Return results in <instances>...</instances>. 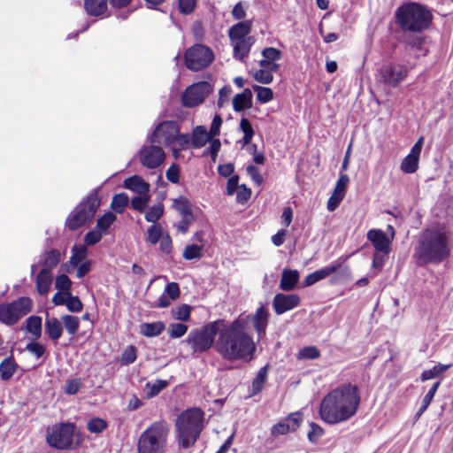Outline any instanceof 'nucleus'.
<instances>
[{
  "mask_svg": "<svg viewBox=\"0 0 453 453\" xmlns=\"http://www.w3.org/2000/svg\"><path fill=\"white\" fill-rule=\"evenodd\" d=\"M215 349L224 359L231 362L250 360L256 346L248 332L246 319L238 318L228 325L224 322L219 328Z\"/></svg>",
  "mask_w": 453,
  "mask_h": 453,
  "instance_id": "nucleus-1",
  "label": "nucleus"
},
{
  "mask_svg": "<svg viewBox=\"0 0 453 453\" xmlns=\"http://www.w3.org/2000/svg\"><path fill=\"white\" fill-rule=\"evenodd\" d=\"M360 401L357 385H341L324 396L319 406V417L329 425L345 422L356 415Z\"/></svg>",
  "mask_w": 453,
  "mask_h": 453,
  "instance_id": "nucleus-2",
  "label": "nucleus"
},
{
  "mask_svg": "<svg viewBox=\"0 0 453 453\" xmlns=\"http://www.w3.org/2000/svg\"><path fill=\"white\" fill-rule=\"evenodd\" d=\"M453 233L444 225L434 226L422 231L415 255L425 264H439L450 256Z\"/></svg>",
  "mask_w": 453,
  "mask_h": 453,
  "instance_id": "nucleus-3",
  "label": "nucleus"
},
{
  "mask_svg": "<svg viewBox=\"0 0 453 453\" xmlns=\"http://www.w3.org/2000/svg\"><path fill=\"white\" fill-rule=\"evenodd\" d=\"M204 413L199 408L182 411L175 422L176 441L179 448L192 447L203 429Z\"/></svg>",
  "mask_w": 453,
  "mask_h": 453,
  "instance_id": "nucleus-4",
  "label": "nucleus"
},
{
  "mask_svg": "<svg viewBox=\"0 0 453 453\" xmlns=\"http://www.w3.org/2000/svg\"><path fill=\"white\" fill-rule=\"evenodd\" d=\"M395 18L403 31L421 33L429 27L433 15L426 6L408 3L397 8Z\"/></svg>",
  "mask_w": 453,
  "mask_h": 453,
  "instance_id": "nucleus-5",
  "label": "nucleus"
},
{
  "mask_svg": "<svg viewBox=\"0 0 453 453\" xmlns=\"http://www.w3.org/2000/svg\"><path fill=\"white\" fill-rule=\"evenodd\" d=\"M169 425L164 420L150 424L139 436L138 453H165L167 448Z\"/></svg>",
  "mask_w": 453,
  "mask_h": 453,
  "instance_id": "nucleus-6",
  "label": "nucleus"
},
{
  "mask_svg": "<svg viewBox=\"0 0 453 453\" xmlns=\"http://www.w3.org/2000/svg\"><path fill=\"white\" fill-rule=\"evenodd\" d=\"M223 325L224 319H218L191 330L185 342L194 352H205L213 345L215 336L219 334V328Z\"/></svg>",
  "mask_w": 453,
  "mask_h": 453,
  "instance_id": "nucleus-7",
  "label": "nucleus"
},
{
  "mask_svg": "<svg viewBox=\"0 0 453 453\" xmlns=\"http://www.w3.org/2000/svg\"><path fill=\"white\" fill-rule=\"evenodd\" d=\"M99 205L100 199L97 196V190L95 189L69 215L66 220L68 228L73 231L91 221Z\"/></svg>",
  "mask_w": 453,
  "mask_h": 453,
  "instance_id": "nucleus-8",
  "label": "nucleus"
},
{
  "mask_svg": "<svg viewBox=\"0 0 453 453\" xmlns=\"http://www.w3.org/2000/svg\"><path fill=\"white\" fill-rule=\"evenodd\" d=\"M75 426L71 423H60L47 428L46 441L57 449H68L73 446Z\"/></svg>",
  "mask_w": 453,
  "mask_h": 453,
  "instance_id": "nucleus-9",
  "label": "nucleus"
},
{
  "mask_svg": "<svg viewBox=\"0 0 453 453\" xmlns=\"http://www.w3.org/2000/svg\"><path fill=\"white\" fill-rule=\"evenodd\" d=\"M32 306V300L25 296L12 303H3L0 305V321L6 325H14L31 311Z\"/></svg>",
  "mask_w": 453,
  "mask_h": 453,
  "instance_id": "nucleus-10",
  "label": "nucleus"
},
{
  "mask_svg": "<svg viewBox=\"0 0 453 453\" xmlns=\"http://www.w3.org/2000/svg\"><path fill=\"white\" fill-rule=\"evenodd\" d=\"M211 50L203 44H195L185 53V64L188 69L197 72L207 67L213 60Z\"/></svg>",
  "mask_w": 453,
  "mask_h": 453,
  "instance_id": "nucleus-11",
  "label": "nucleus"
},
{
  "mask_svg": "<svg viewBox=\"0 0 453 453\" xmlns=\"http://www.w3.org/2000/svg\"><path fill=\"white\" fill-rule=\"evenodd\" d=\"M410 69L399 63L383 65L379 71V81L390 88L398 87L408 76Z\"/></svg>",
  "mask_w": 453,
  "mask_h": 453,
  "instance_id": "nucleus-12",
  "label": "nucleus"
},
{
  "mask_svg": "<svg viewBox=\"0 0 453 453\" xmlns=\"http://www.w3.org/2000/svg\"><path fill=\"white\" fill-rule=\"evenodd\" d=\"M179 131L180 127L176 121H163L157 126L150 141L152 144L169 146L174 142Z\"/></svg>",
  "mask_w": 453,
  "mask_h": 453,
  "instance_id": "nucleus-13",
  "label": "nucleus"
},
{
  "mask_svg": "<svg viewBox=\"0 0 453 453\" xmlns=\"http://www.w3.org/2000/svg\"><path fill=\"white\" fill-rule=\"evenodd\" d=\"M211 92V86L207 81H200L188 87L184 91L181 100L186 107H194L202 104L205 97Z\"/></svg>",
  "mask_w": 453,
  "mask_h": 453,
  "instance_id": "nucleus-14",
  "label": "nucleus"
},
{
  "mask_svg": "<svg viewBox=\"0 0 453 453\" xmlns=\"http://www.w3.org/2000/svg\"><path fill=\"white\" fill-rule=\"evenodd\" d=\"M165 157V152L157 144L143 146L139 152L141 164L150 169L158 167L164 162Z\"/></svg>",
  "mask_w": 453,
  "mask_h": 453,
  "instance_id": "nucleus-15",
  "label": "nucleus"
},
{
  "mask_svg": "<svg viewBox=\"0 0 453 453\" xmlns=\"http://www.w3.org/2000/svg\"><path fill=\"white\" fill-rule=\"evenodd\" d=\"M301 299L296 294L278 293L273 299V307L277 315H281L296 308Z\"/></svg>",
  "mask_w": 453,
  "mask_h": 453,
  "instance_id": "nucleus-16",
  "label": "nucleus"
},
{
  "mask_svg": "<svg viewBox=\"0 0 453 453\" xmlns=\"http://www.w3.org/2000/svg\"><path fill=\"white\" fill-rule=\"evenodd\" d=\"M366 237L375 249V251L382 255H388L391 251L392 238L381 229H371L367 232Z\"/></svg>",
  "mask_w": 453,
  "mask_h": 453,
  "instance_id": "nucleus-17",
  "label": "nucleus"
},
{
  "mask_svg": "<svg viewBox=\"0 0 453 453\" xmlns=\"http://www.w3.org/2000/svg\"><path fill=\"white\" fill-rule=\"evenodd\" d=\"M423 142L424 138L419 137L412 146L410 153L402 160L400 169L404 173H413L418 170Z\"/></svg>",
  "mask_w": 453,
  "mask_h": 453,
  "instance_id": "nucleus-18",
  "label": "nucleus"
},
{
  "mask_svg": "<svg viewBox=\"0 0 453 453\" xmlns=\"http://www.w3.org/2000/svg\"><path fill=\"white\" fill-rule=\"evenodd\" d=\"M302 418L299 412L291 413L275 424L271 429V434L273 436H278L295 432L300 426Z\"/></svg>",
  "mask_w": 453,
  "mask_h": 453,
  "instance_id": "nucleus-19",
  "label": "nucleus"
},
{
  "mask_svg": "<svg viewBox=\"0 0 453 453\" xmlns=\"http://www.w3.org/2000/svg\"><path fill=\"white\" fill-rule=\"evenodd\" d=\"M349 182V178L347 174H341L334 191L329 197L326 204V208L329 211H334L342 201L345 196L346 188Z\"/></svg>",
  "mask_w": 453,
  "mask_h": 453,
  "instance_id": "nucleus-20",
  "label": "nucleus"
},
{
  "mask_svg": "<svg viewBox=\"0 0 453 453\" xmlns=\"http://www.w3.org/2000/svg\"><path fill=\"white\" fill-rule=\"evenodd\" d=\"M269 311L265 305H260L254 315L247 316L246 321L250 318L254 329L259 336L265 334V329L269 320Z\"/></svg>",
  "mask_w": 453,
  "mask_h": 453,
  "instance_id": "nucleus-21",
  "label": "nucleus"
},
{
  "mask_svg": "<svg viewBox=\"0 0 453 453\" xmlns=\"http://www.w3.org/2000/svg\"><path fill=\"white\" fill-rule=\"evenodd\" d=\"M255 42L256 40L253 36H248L246 39L231 41L234 47V58L244 62Z\"/></svg>",
  "mask_w": 453,
  "mask_h": 453,
  "instance_id": "nucleus-22",
  "label": "nucleus"
},
{
  "mask_svg": "<svg viewBox=\"0 0 453 453\" xmlns=\"http://www.w3.org/2000/svg\"><path fill=\"white\" fill-rule=\"evenodd\" d=\"M252 20H244L232 26L228 30V36L231 41L246 39L250 33Z\"/></svg>",
  "mask_w": 453,
  "mask_h": 453,
  "instance_id": "nucleus-23",
  "label": "nucleus"
},
{
  "mask_svg": "<svg viewBox=\"0 0 453 453\" xmlns=\"http://www.w3.org/2000/svg\"><path fill=\"white\" fill-rule=\"evenodd\" d=\"M123 185L126 188L142 196L148 194L150 190V184L139 175L126 179Z\"/></svg>",
  "mask_w": 453,
  "mask_h": 453,
  "instance_id": "nucleus-24",
  "label": "nucleus"
},
{
  "mask_svg": "<svg viewBox=\"0 0 453 453\" xmlns=\"http://www.w3.org/2000/svg\"><path fill=\"white\" fill-rule=\"evenodd\" d=\"M299 280V273L297 270L284 269L282 271L280 282V288L283 291L293 290Z\"/></svg>",
  "mask_w": 453,
  "mask_h": 453,
  "instance_id": "nucleus-25",
  "label": "nucleus"
},
{
  "mask_svg": "<svg viewBox=\"0 0 453 453\" xmlns=\"http://www.w3.org/2000/svg\"><path fill=\"white\" fill-rule=\"evenodd\" d=\"M252 106V92L250 88H245L242 93L235 95L233 98V108L236 112Z\"/></svg>",
  "mask_w": 453,
  "mask_h": 453,
  "instance_id": "nucleus-26",
  "label": "nucleus"
},
{
  "mask_svg": "<svg viewBox=\"0 0 453 453\" xmlns=\"http://www.w3.org/2000/svg\"><path fill=\"white\" fill-rule=\"evenodd\" d=\"M51 282V272L49 270V268L42 269L35 280L36 289L38 293L40 295H46L50 288Z\"/></svg>",
  "mask_w": 453,
  "mask_h": 453,
  "instance_id": "nucleus-27",
  "label": "nucleus"
},
{
  "mask_svg": "<svg viewBox=\"0 0 453 453\" xmlns=\"http://www.w3.org/2000/svg\"><path fill=\"white\" fill-rule=\"evenodd\" d=\"M45 332L49 335V337L53 340H58L63 332L62 321L58 319L57 318H49L47 317L45 319Z\"/></svg>",
  "mask_w": 453,
  "mask_h": 453,
  "instance_id": "nucleus-28",
  "label": "nucleus"
},
{
  "mask_svg": "<svg viewBox=\"0 0 453 453\" xmlns=\"http://www.w3.org/2000/svg\"><path fill=\"white\" fill-rule=\"evenodd\" d=\"M84 7L88 14L100 16L107 11V0H84Z\"/></svg>",
  "mask_w": 453,
  "mask_h": 453,
  "instance_id": "nucleus-29",
  "label": "nucleus"
},
{
  "mask_svg": "<svg viewBox=\"0 0 453 453\" xmlns=\"http://www.w3.org/2000/svg\"><path fill=\"white\" fill-rule=\"evenodd\" d=\"M165 329V325L163 321L143 323L141 325V334L146 337L158 336Z\"/></svg>",
  "mask_w": 453,
  "mask_h": 453,
  "instance_id": "nucleus-30",
  "label": "nucleus"
},
{
  "mask_svg": "<svg viewBox=\"0 0 453 453\" xmlns=\"http://www.w3.org/2000/svg\"><path fill=\"white\" fill-rule=\"evenodd\" d=\"M403 42L408 47L418 51L421 55H426L428 51L424 47L425 38L420 35H404Z\"/></svg>",
  "mask_w": 453,
  "mask_h": 453,
  "instance_id": "nucleus-31",
  "label": "nucleus"
},
{
  "mask_svg": "<svg viewBox=\"0 0 453 453\" xmlns=\"http://www.w3.org/2000/svg\"><path fill=\"white\" fill-rule=\"evenodd\" d=\"M211 138L206 128L202 126L196 127L193 131L192 145L195 148L203 147Z\"/></svg>",
  "mask_w": 453,
  "mask_h": 453,
  "instance_id": "nucleus-32",
  "label": "nucleus"
},
{
  "mask_svg": "<svg viewBox=\"0 0 453 453\" xmlns=\"http://www.w3.org/2000/svg\"><path fill=\"white\" fill-rule=\"evenodd\" d=\"M452 366V364L443 365L437 364L432 369L424 371L420 375V380L422 381H426L428 380H432L437 377L441 376L446 371H448Z\"/></svg>",
  "mask_w": 453,
  "mask_h": 453,
  "instance_id": "nucleus-33",
  "label": "nucleus"
},
{
  "mask_svg": "<svg viewBox=\"0 0 453 453\" xmlns=\"http://www.w3.org/2000/svg\"><path fill=\"white\" fill-rule=\"evenodd\" d=\"M17 365L12 357L4 359L0 363V377L3 380H9L16 372Z\"/></svg>",
  "mask_w": 453,
  "mask_h": 453,
  "instance_id": "nucleus-34",
  "label": "nucleus"
},
{
  "mask_svg": "<svg viewBox=\"0 0 453 453\" xmlns=\"http://www.w3.org/2000/svg\"><path fill=\"white\" fill-rule=\"evenodd\" d=\"M173 206L181 215V217L193 215L192 204L185 196H179L174 199Z\"/></svg>",
  "mask_w": 453,
  "mask_h": 453,
  "instance_id": "nucleus-35",
  "label": "nucleus"
},
{
  "mask_svg": "<svg viewBox=\"0 0 453 453\" xmlns=\"http://www.w3.org/2000/svg\"><path fill=\"white\" fill-rule=\"evenodd\" d=\"M440 385H441V381H436L435 383H434L433 386L431 387V388L426 393V395L424 396V398L422 400V404L416 413L417 418H418L426 411V409L430 405L431 402L433 401L434 395H435L436 391L438 390Z\"/></svg>",
  "mask_w": 453,
  "mask_h": 453,
  "instance_id": "nucleus-36",
  "label": "nucleus"
},
{
  "mask_svg": "<svg viewBox=\"0 0 453 453\" xmlns=\"http://www.w3.org/2000/svg\"><path fill=\"white\" fill-rule=\"evenodd\" d=\"M116 220V216L112 212H106L101 216L96 222V228L104 235L108 234V230L112 223Z\"/></svg>",
  "mask_w": 453,
  "mask_h": 453,
  "instance_id": "nucleus-37",
  "label": "nucleus"
},
{
  "mask_svg": "<svg viewBox=\"0 0 453 453\" xmlns=\"http://www.w3.org/2000/svg\"><path fill=\"white\" fill-rule=\"evenodd\" d=\"M267 372H268V365L261 367L255 377V379L252 381V394L257 395L258 394L263 387L264 384L266 381L267 379Z\"/></svg>",
  "mask_w": 453,
  "mask_h": 453,
  "instance_id": "nucleus-38",
  "label": "nucleus"
},
{
  "mask_svg": "<svg viewBox=\"0 0 453 453\" xmlns=\"http://www.w3.org/2000/svg\"><path fill=\"white\" fill-rule=\"evenodd\" d=\"M168 386V381L157 380L155 382H147L145 385L147 398H152L157 395L163 389Z\"/></svg>",
  "mask_w": 453,
  "mask_h": 453,
  "instance_id": "nucleus-39",
  "label": "nucleus"
},
{
  "mask_svg": "<svg viewBox=\"0 0 453 453\" xmlns=\"http://www.w3.org/2000/svg\"><path fill=\"white\" fill-rule=\"evenodd\" d=\"M27 330L36 339L42 334V318L39 316H30L27 319Z\"/></svg>",
  "mask_w": 453,
  "mask_h": 453,
  "instance_id": "nucleus-40",
  "label": "nucleus"
},
{
  "mask_svg": "<svg viewBox=\"0 0 453 453\" xmlns=\"http://www.w3.org/2000/svg\"><path fill=\"white\" fill-rule=\"evenodd\" d=\"M61 321L69 334L74 335L77 334L80 327V321L77 317L72 315H64L61 318Z\"/></svg>",
  "mask_w": 453,
  "mask_h": 453,
  "instance_id": "nucleus-41",
  "label": "nucleus"
},
{
  "mask_svg": "<svg viewBox=\"0 0 453 453\" xmlns=\"http://www.w3.org/2000/svg\"><path fill=\"white\" fill-rule=\"evenodd\" d=\"M128 203V196L126 193L117 194L112 197L111 207L117 213H122Z\"/></svg>",
  "mask_w": 453,
  "mask_h": 453,
  "instance_id": "nucleus-42",
  "label": "nucleus"
},
{
  "mask_svg": "<svg viewBox=\"0 0 453 453\" xmlns=\"http://www.w3.org/2000/svg\"><path fill=\"white\" fill-rule=\"evenodd\" d=\"M164 214V204L158 203L150 207L145 213V219L150 223H156Z\"/></svg>",
  "mask_w": 453,
  "mask_h": 453,
  "instance_id": "nucleus-43",
  "label": "nucleus"
},
{
  "mask_svg": "<svg viewBox=\"0 0 453 453\" xmlns=\"http://www.w3.org/2000/svg\"><path fill=\"white\" fill-rule=\"evenodd\" d=\"M191 307L183 303L172 310V316L180 321L187 322L190 319Z\"/></svg>",
  "mask_w": 453,
  "mask_h": 453,
  "instance_id": "nucleus-44",
  "label": "nucleus"
},
{
  "mask_svg": "<svg viewBox=\"0 0 453 453\" xmlns=\"http://www.w3.org/2000/svg\"><path fill=\"white\" fill-rule=\"evenodd\" d=\"M253 89L257 92V99L261 104H266L273 100V92L270 88L253 85Z\"/></svg>",
  "mask_w": 453,
  "mask_h": 453,
  "instance_id": "nucleus-45",
  "label": "nucleus"
},
{
  "mask_svg": "<svg viewBox=\"0 0 453 453\" xmlns=\"http://www.w3.org/2000/svg\"><path fill=\"white\" fill-rule=\"evenodd\" d=\"M240 130L243 133L242 142L243 144L250 143L254 136V129L251 123L248 119L242 118L240 122Z\"/></svg>",
  "mask_w": 453,
  "mask_h": 453,
  "instance_id": "nucleus-46",
  "label": "nucleus"
},
{
  "mask_svg": "<svg viewBox=\"0 0 453 453\" xmlns=\"http://www.w3.org/2000/svg\"><path fill=\"white\" fill-rule=\"evenodd\" d=\"M72 257L70 263L73 266L79 265L87 257L88 251L85 246H74L72 249Z\"/></svg>",
  "mask_w": 453,
  "mask_h": 453,
  "instance_id": "nucleus-47",
  "label": "nucleus"
},
{
  "mask_svg": "<svg viewBox=\"0 0 453 453\" xmlns=\"http://www.w3.org/2000/svg\"><path fill=\"white\" fill-rule=\"evenodd\" d=\"M335 275L332 278V283H344L352 279L351 270L349 266L340 268L334 273Z\"/></svg>",
  "mask_w": 453,
  "mask_h": 453,
  "instance_id": "nucleus-48",
  "label": "nucleus"
},
{
  "mask_svg": "<svg viewBox=\"0 0 453 453\" xmlns=\"http://www.w3.org/2000/svg\"><path fill=\"white\" fill-rule=\"evenodd\" d=\"M59 261L60 252L57 250H50L45 254L43 260L44 268H49V270L50 271L53 267L57 266Z\"/></svg>",
  "mask_w": 453,
  "mask_h": 453,
  "instance_id": "nucleus-49",
  "label": "nucleus"
},
{
  "mask_svg": "<svg viewBox=\"0 0 453 453\" xmlns=\"http://www.w3.org/2000/svg\"><path fill=\"white\" fill-rule=\"evenodd\" d=\"M341 266V262L334 261L327 266H325L319 270L315 271L316 277L318 280H321L332 273H335Z\"/></svg>",
  "mask_w": 453,
  "mask_h": 453,
  "instance_id": "nucleus-50",
  "label": "nucleus"
},
{
  "mask_svg": "<svg viewBox=\"0 0 453 453\" xmlns=\"http://www.w3.org/2000/svg\"><path fill=\"white\" fill-rule=\"evenodd\" d=\"M149 200H150V196L148 194L134 196L131 200V207L135 211L143 212L146 210Z\"/></svg>",
  "mask_w": 453,
  "mask_h": 453,
  "instance_id": "nucleus-51",
  "label": "nucleus"
},
{
  "mask_svg": "<svg viewBox=\"0 0 453 453\" xmlns=\"http://www.w3.org/2000/svg\"><path fill=\"white\" fill-rule=\"evenodd\" d=\"M188 331V326L182 323H173L169 326L168 334L172 339L182 337Z\"/></svg>",
  "mask_w": 453,
  "mask_h": 453,
  "instance_id": "nucleus-52",
  "label": "nucleus"
},
{
  "mask_svg": "<svg viewBox=\"0 0 453 453\" xmlns=\"http://www.w3.org/2000/svg\"><path fill=\"white\" fill-rule=\"evenodd\" d=\"M107 423L100 418L90 419L87 424V428L90 433L99 434L105 430Z\"/></svg>",
  "mask_w": 453,
  "mask_h": 453,
  "instance_id": "nucleus-53",
  "label": "nucleus"
},
{
  "mask_svg": "<svg viewBox=\"0 0 453 453\" xmlns=\"http://www.w3.org/2000/svg\"><path fill=\"white\" fill-rule=\"evenodd\" d=\"M71 286L72 281L66 274H61L56 278L55 287L60 292L68 295V292H70Z\"/></svg>",
  "mask_w": 453,
  "mask_h": 453,
  "instance_id": "nucleus-54",
  "label": "nucleus"
},
{
  "mask_svg": "<svg viewBox=\"0 0 453 453\" xmlns=\"http://www.w3.org/2000/svg\"><path fill=\"white\" fill-rule=\"evenodd\" d=\"M202 256V247L196 244L188 245L183 251V257L186 260L200 258Z\"/></svg>",
  "mask_w": 453,
  "mask_h": 453,
  "instance_id": "nucleus-55",
  "label": "nucleus"
},
{
  "mask_svg": "<svg viewBox=\"0 0 453 453\" xmlns=\"http://www.w3.org/2000/svg\"><path fill=\"white\" fill-rule=\"evenodd\" d=\"M261 55L264 58L270 60L271 62L277 63L279 60L282 58V52L273 47L265 48Z\"/></svg>",
  "mask_w": 453,
  "mask_h": 453,
  "instance_id": "nucleus-56",
  "label": "nucleus"
},
{
  "mask_svg": "<svg viewBox=\"0 0 453 453\" xmlns=\"http://www.w3.org/2000/svg\"><path fill=\"white\" fill-rule=\"evenodd\" d=\"M273 73L274 72L259 68L254 73L253 77L257 82L262 84H270L273 80Z\"/></svg>",
  "mask_w": 453,
  "mask_h": 453,
  "instance_id": "nucleus-57",
  "label": "nucleus"
},
{
  "mask_svg": "<svg viewBox=\"0 0 453 453\" xmlns=\"http://www.w3.org/2000/svg\"><path fill=\"white\" fill-rule=\"evenodd\" d=\"M162 227L160 225L153 224L148 229V237L147 240L151 244H156L162 236Z\"/></svg>",
  "mask_w": 453,
  "mask_h": 453,
  "instance_id": "nucleus-58",
  "label": "nucleus"
},
{
  "mask_svg": "<svg viewBox=\"0 0 453 453\" xmlns=\"http://www.w3.org/2000/svg\"><path fill=\"white\" fill-rule=\"evenodd\" d=\"M67 299L65 305L67 309L72 312H79L82 310L83 304L78 296H73L70 292L66 295Z\"/></svg>",
  "mask_w": 453,
  "mask_h": 453,
  "instance_id": "nucleus-59",
  "label": "nucleus"
},
{
  "mask_svg": "<svg viewBox=\"0 0 453 453\" xmlns=\"http://www.w3.org/2000/svg\"><path fill=\"white\" fill-rule=\"evenodd\" d=\"M136 359V349L134 346H128L124 349L121 356V363L123 365H131Z\"/></svg>",
  "mask_w": 453,
  "mask_h": 453,
  "instance_id": "nucleus-60",
  "label": "nucleus"
},
{
  "mask_svg": "<svg viewBox=\"0 0 453 453\" xmlns=\"http://www.w3.org/2000/svg\"><path fill=\"white\" fill-rule=\"evenodd\" d=\"M310 431L308 432V439L311 442H316L324 434L323 428L316 424H310Z\"/></svg>",
  "mask_w": 453,
  "mask_h": 453,
  "instance_id": "nucleus-61",
  "label": "nucleus"
},
{
  "mask_svg": "<svg viewBox=\"0 0 453 453\" xmlns=\"http://www.w3.org/2000/svg\"><path fill=\"white\" fill-rule=\"evenodd\" d=\"M319 350L314 346H309L302 349L299 352V358L316 359L319 357Z\"/></svg>",
  "mask_w": 453,
  "mask_h": 453,
  "instance_id": "nucleus-62",
  "label": "nucleus"
},
{
  "mask_svg": "<svg viewBox=\"0 0 453 453\" xmlns=\"http://www.w3.org/2000/svg\"><path fill=\"white\" fill-rule=\"evenodd\" d=\"M103 235L104 234L96 228V230L88 231L84 236V242L87 245L96 244L101 241Z\"/></svg>",
  "mask_w": 453,
  "mask_h": 453,
  "instance_id": "nucleus-63",
  "label": "nucleus"
},
{
  "mask_svg": "<svg viewBox=\"0 0 453 453\" xmlns=\"http://www.w3.org/2000/svg\"><path fill=\"white\" fill-rule=\"evenodd\" d=\"M166 179L172 183H179L180 181V167L176 164H173L165 173Z\"/></svg>",
  "mask_w": 453,
  "mask_h": 453,
  "instance_id": "nucleus-64",
  "label": "nucleus"
}]
</instances>
